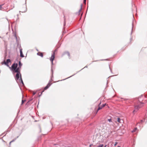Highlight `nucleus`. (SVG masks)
<instances>
[{
	"mask_svg": "<svg viewBox=\"0 0 147 147\" xmlns=\"http://www.w3.org/2000/svg\"><path fill=\"white\" fill-rule=\"evenodd\" d=\"M18 65L17 63H14L12 65L11 67L15 72L20 73L21 68L19 67H17Z\"/></svg>",
	"mask_w": 147,
	"mask_h": 147,
	"instance_id": "1",
	"label": "nucleus"
},
{
	"mask_svg": "<svg viewBox=\"0 0 147 147\" xmlns=\"http://www.w3.org/2000/svg\"><path fill=\"white\" fill-rule=\"evenodd\" d=\"M143 106V104L142 103H140L139 104L135 106V109L133 111V113L134 114L135 112H137L139 109Z\"/></svg>",
	"mask_w": 147,
	"mask_h": 147,
	"instance_id": "2",
	"label": "nucleus"
},
{
	"mask_svg": "<svg viewBox=\"0 0 147 147\" xmlns=\"http://www.w3.org/2000/svg\"><path fill=\"white\" fill-rule=\"evenodd\" d=\"M15 79L16 81L19 80L21 81V82L23 84V81L22 80L21 75L20 73H17L16 74V77H15Z\"/></svg>",
	"mask_w": 147,
	"mask_h": 147,
	"instance_id": "3",
	"label": "nucleus"
},
{
	"mask_svg": "<svg viewBox=\"0 0 147 147\" xmlns=\"http://www.w3.org/2000/svg\"><path fill=\"white\" fill-rule=\"evenodd\" d=\"M21 11L22 12H25L27 10V8L26 7L24 6L22 7L20 9Z\"/></svg>",
	"mask_w": 147,
	"mask_h": 147,
	"instance_id": "4",
	"label": "nucleus"
},
{
	"mask_svg": "<svg viewBox=\"0 0 147 147\" xmlns=\"http://www.w3.org/2000/svg\"><path fill=\"white\" fill-rule=\"evenodd\" d=\"M55 58V53L54 52L53 54L51 55V56L50 59V60L52 62V63H53V61L54 59Z\"/></svg>",
	"mask_w": 147,
	"mask_h": 147,
	"instance_id": "5",
	"label": "nucleus"
},
{
	"mask_svg": "<svg viewBox=\"0 0 147 147\" xmlns=\"http://www.w3.org/2000/svg\"><path fill=\"white\" fill-rule=\"evenodd\" d=\"M10 59H7L6 60V61H4L3 62V63L4 64H5V65H7V66H8V64L10 62Z\"/></svg>",
	"mask_w": 147,
	"mask_h": 147,
	"instance_id": "6",
	"label": "nucleus"
},
{
	"mask_svg": "<svg viewBox=\"0 0 147 147\" xmlns=\"http://www.w3.org/2000/svg\"><path fill=\"white\" fill-rule=\"evenodd\" d=\"M101 103V102L100 101V103L98 105V107L97 110V111H96V113H97V112L99 110L101 109L102 108V107L101 106V107L100 106V105Z\"/></svg>",
	"mask_w": 147,
	"mask_h": 147,
	"instance_id": "7",
	"label": "nucleus"
},
{
	"mask_svg": "<svg viewBox=\"0 0 147 147\" xmlns=\"http://www.w3.org/2000/svg\"><path fill=\"white\" fill-rule=\"evenodd\" d=\"M51 84H50V83H49L44 88V90H46L49 87L51 86Z\"/></svg>",
	"mask_w": 147,
	"mask_h": 147,
	"instance_id": "8",
	"label": "nucleus"
},
{
	"mask_svg": "<svg viewBox=\"0 0 147 147\" xmlns=\"http://www.w3.org/2000/svg\"><path fill=\"white\" fill-rule=\"evenodd\" d=\"M37 55L39 56H41V57H43V54L42 53L38 52L37 53Z\"/></svg>",
	"mask_w": 147,
	"mask_h": 147,
	"instance_id": "9",
	"label": "nucleus"
},
{
	"mask_svg": "<svg viewBox=\"0 0 147 147\" xmlns=\"http://www.w3.org/2000/svg\"><path fill=\"white\" fill-rule=\"evenodd\" d=\"M20 57H24V56L23 54L22 53V49H20Z\"/></svg>",
	"mask_w": 147,
	"mask_h": 147,
	"instance_id": "10",
	"label": "nucleus"
},
{
	"mask_svg": "<svg viewBox=\"0 0 147 147\" xmlns=\"http://www.w3.org/2000/svg\"><path fill=\"white\" fill-rule=\"evenodd\" d=\"M6 144V142L5 141H3L1 143V146H3L4 145H5Z\"/></svg>",
	"mask_w": 147,
	"mask_h": 147,
	"instance_id": "11",
	"label": "nucleus"
},
{
	"mask_svg": "<svg viewBox=\"0 0 147 147\" xmlns=\"http://www.w3.org/2000/svg\"><path fill=\"white\" fill-rule=\"evenodd\" d=\"M22 65V64L21 63L20 61H19V66L18 67H20V68H21V67Z\"/></svg>",
	"mask_w": 147,
	"mask_h": 147,
	"instance_id": "12",
	"label": "nucleus"
},
{
	"mask_svg": "<svg viewBox=\"0 0 147 147\" xmlns=\"http://www.w3.org/2000/svg\"><path fill=\"white\" fill-rule=\"evenodd\" d=\"M117 121L119 122V123H121V119L120 118H118L117 119Z\"/></svg>",
	"mask_w": 147,
	"mask_h": 147,
	"instance_id": "13",
	"label": "nucleus"
},
{
	"mask_svg": "<svg viewBox=\"0 0 147 147\" xmlns=\"http://www.w3.org/2000/svg\"><path fill=\"white\" fill-rule=\"evenodd\" d=\"M137 128H134V129L131 131L132 132H135L136 130H137Z\"/></svg>",
	"mask_w": 147,
	"mask_h": 147,
	"instance_id": "14",
	"label": "nucleus"
},
{
	"mask_svg": "<svg viewBox=\"0 0 147 147\" xmlns=\"http://www.w3.org/2000/svg\"><path fill=\"white\" fill-rule=\"evenodd\" d=\"M81 8L79 10V12L77 13V14L78 15H79L80 14V12L81 11Z\"/></svg>",
	"mask_w": 147,
	"mask_h": 147,
	"instance_id": "15",
	"label": "nucleus"
},
{
	"mask_svg": "<svg viewBox=\"0 0 147 147\" xmlns=\"http://www.w3.org/2000/svg\"><path fill=\"white\" fill-rule=\"evenodd\" d=\"M103 146V144H100L98 146V147H102Z\"/></svg>",
	"mask_w": 147,
	"mask_h": 147,
	"instance_id": "16",
	"label": "nucleus"
},
{
	"mask_svg": "<svg viewBox=\"0 0 147 147\" xmlns=\"http://www.w3.org/2000/svg\"><path fill=\"white\" fill-rule=\"evenodd\" d=\"M25 101V100H22V104H23V103Z\"/></svg>",
	"mask_w": 147,
	"mask_h": 147,
	"instance_id": "17",
	"label": "nucleus"
},
{
	"mask_svg": "<svg viewBox=\"0 0 147 147\" xmlns=\"http://www.w3.org/2000/svg\"><path fill=\"white\" fill-rule=\"evenodd\" d=\"M105 105H106V104H104L102 105L101 107H102V108H103V107H105Z\"/></svg>",
	"mask_w": 147,
	"mask_h": 147,
	"instance_id": "18",
	"label": "nucleus"
},
{
	"mask_svg": "<svg viewBox=\"0 0 147 147\" xmlns=\"http://www.w3.org/2000/svg\"><path fill=\"white\" fill-rule=\"evenodd\" d=\"M108 120L109 122H111L112 121L111 119H108Z\"/></svg>",
	"mask_w": 147,
	"mask_h": 147,
	"instance_id": "19",
	"label": "nucleus"
},
{
	"mask_svg": "<svg viewBox=\"0 0 147 147\" xmlns=\"http://www.w3.org/2000/svg\"><path fill=\"white\" fill-rule=\"evenodd\" d=\"M117 144H118V143L117 142H115V143L114 145V146H116Z\"/></svg>",
	"mask_w": 147,
	"mask_h": 147,
	"instance_id": "20",
	"label": "nucleus"
},
{
	"mask_svg": "<svg viewBox=\"0 0 147 147\" xmlns=\"http://www.w3.org/2000/svg\"><path fill=\"white\" fill-rule=\"evenodd\" d=\"M35 93H35V92H33V95H35Z\"/></svg>",
	"mask_w": 147,
	"mask_h": 147,
	"instance_id": "21",
	"label": "nucleus"
},
{
	"mask_svg": "<svg viewBox=\"0 0 147 147\" xmlns=\"http://www.w3.org/2000/svg\"><path fill=\"white\" fill-rule=\"evenodd\" d=\"M13 142V141H11L10 142V144H11V143Z\"/></svg>",
	"mask_w": 147,
	"mask_h": 147,
	"instance_id": "22",
	"label": "nucleus"
},
{
	"mask_svg": "<svg viewBox=\"0 0 147 147\" xmlns=\"http://www.w3.org/2000/svg\"><path fill=\"white\" fill-rule=\"evenodd\" d=\"M86 0H84V3H86Z\"/></svg>",
	"mask_w": 147,
	"mask_h": 147,
	"instance_id": "23",
	"label": "nucleus"
},
{
	"mask_svg": "<svg viewBox=\"0 0 147 147\" xmlns=\"http://www.w3.org/2000/svg\"><path fill=\"white\" fill-rule=\"evenodd\" d=\"M82 14H81V16H82Z\"/></svg>",
	"mask_w": 147,
	"mask_h": 147,
	"instance_id": "24",
	"label": "nucleus"
},
{
	"mask_svg": "<svg viewBox=\"0 0 147 147\" xmlns=\"http://www.w3.org/2000/svg\"><path fill=\"white\" fill-rule=\"evenodd\" d=\"M117 147H120V146H118Z\"/></svg>",
	"mask_w": 147,
	"mask_h": 147,
	"instance_id": "25",
	"label": "nucleus"
}]
</instances>
